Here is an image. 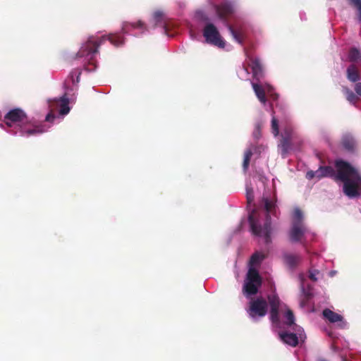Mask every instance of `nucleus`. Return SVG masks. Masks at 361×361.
Returning a JSON list of instances; mask_svg holds the SVG:
<instances>
[{
    "instance_id": "393cba45",
    "label": "nucleus",
    "mask_w": 361,
    "mask_h": 361,
    "mask_svg": "<svg viewBox=\"0 0 361 361\" xmlns=\"http://www.w3.org/2000/svg\"><path fill=\"white\" fill-rule=\"evenodd\" d=\"M128 25H130L134 29H145L147 30L146 26L143 23L142 21L138 20L136 23H124L122 26V32L123 33H127L128 32Z\"/></svg>"
},
{
    "instance_id": "a878e982",
    "label": "nucleus",
    "mask_w": 361,
    "mask_h": 361,
    "mask_svg": "<svg viewBox=\"0 0 361 361\" xmlns=\"http://www.w3.org/2000/svg\"><path fill=\"white\" fill-rule=\"evenodd\" d=\"M265 258V255L261 252H255L250 258L251 264H258Z\"/></svg>"
},
{
    "instance_id": "4468645a",
    "label": "nucleus",
    "mask_w": 361,
    "mask_h": 361,
    "mask_svg": "<svg viewBox=\"0 0 361 361\" xmlns=\"http://www.w3.org/2000/svg\"><path fill=\"white\" fill-rule=\"evenodd\" d=\"M249 66L252 69L253 78L259 80L263 76V69L259 59L257 58L250 59Z\"/></svg>"
},
{
    "instance_id": "c9c22d12",
    "label": "nucleus",
    "mask_w": 361,
    "mask_h": 361,
    "mask_svg": "<svg viewBox=\"0 0 361 361\" xmlns=\"http://www.w3.org/2000/svg\"><path fill=\"white\" fill-rule=\"evenodd\" d=\"M350 5L356 4V1H361V0H348Z\"/></svg>"
},
{
    "instance_id": "f704fd0d",
    "label": "nucleus",
    "mask_w": 361,
    "mask_h": 361,
    "mask_svg": "<svg viewBox=\"0 0 361 361\" xmlns=\"http://www.w3.org/2000/svg\"><path fill=\"white\" fill-rule=\"evenodd\" d=\"M316 274L317 271L315 270L310 271L309 278L313 281H316L317 280L316 277Z\"/></svg>"
},
{
    "instance_id": "f257e3e1",
    "label": "nucleus",
    "mask_w": 361,
    "mask_h": 361,
    "mask_svg": "<svg viewBox=\"0 0 361 361\" xmlns=\"http://www.w3.org/2000/svg\"><path fill=\"white\" fill-rule=\"evenodd\" d=\"M337 174L332 166H320L318 169V179L324 177L333 178L334 180L343 182V190L350 198L358 197L361 187V175L359 171L349 163L338 160L336 162Z\"/></svg>"
},
{
    "instance_id": "aec40b11",
    "label": "nucleus",
    "mask_w": 361,
    "mask_h": 361,
    "mask_svg": "<svg viewBox=\"0 0 361 361\" xmlns=\"http://www.w3.org/2000/svg\"><path fill=\"white\" fill-rule=\"evenodd\" d=\"M290 147L291 139L290 135L288 134L286 136H283L280 143V147L281 149V154L283 157H285L288 154L290 149Z\"/></svg>"
},
{
    "instance_id": "7c9ffc66",
    "label": "nucleus",
    "mask_w": 361,
    "mask_h": 361,
    "mask_svg": "<svg viewBox=\"0 0 361 361\" xmlns=\"http://www.w3.org/2000/svg\"><path fill=\"white\" fill-rule=\"evenodd\" d=\"M318 169L317 171H309L307 172L306 178L309 180H311L314 178H318Z\"/></svg>"
},
{
    "instance_id": "39448f33",
    "label": "nucleus",
    "mask_w": 361,
    "mask_h": 361,
    "mask_svg": "<svg viewBox=\"0 0 361 361\" xmlns=\"http://www.w3.org/2000/svg\"><path fill=\"white\" fill-rule=\"evenodd\" d=\"M262 278L257 269L250 268L243 287V293L246 298L256 295L262 286Z\"/></svg>"
},
{
    "instance_id": "0eeeda50",
    "label": "nucleus",
    "mask_w": 361,
    "mask_h": 361,
    "mask_svg": "<svg viewBox=\"0 0 361 361\" xmlns=\"http://www.w3.org/2000/svg\"><path fill=\"white\" fill-rule=\"evenodd\" d=\"M202 34L205 41L210 44L216 46L219 48L225 47V42L222 39L217 27L212 23L206 24Z\"/></svg>"
},
{
    "instance_id": "dca6fc26",
    "label": "nucleus",
    "mask_w": 361,
    "mask_h": 361,
    "mask_svg": "<svg viewBox=\"0 0 361 361\" xmlns=\"http://www.w3.org/2000/svg\"><path fill=\"white\" fill-rule=\"evenodd\" d=\"M283 258L284 263L290 269L295 268L301 262V257L299 255L285 253Z\"/></svg>"
},
{
    "instance_id": "e433bc0d",
    "label": "nucleus",
    "mask_w": 361,
    "mask_h": 361,
    "mask_svg": "<svg viewBox=\"0 0 361 361\" xmlns=\"http://www.w3.org/2000/svg\"><path fill=\"white\" fill-rule=\"evenodd\" d=\"M271 214L275 216H277V208L276 207V210H272V212H270V214Z\"/></svg>"
},
{
    "instance_id": "f03ea898",
    "label": "nucleus",
    "mask_w": 361,
    "mask_h": 361,
    "mask_svg": "<svg viewBox=\"0 0 361 361\" xmlns=\"http://www.w3.org/2000/svg\"><path fill=\"white\" fill-rule=\"evenodd\" d=\"M4 122L10 128H18L22 136L37 135L45 131L42 125L29 121L26 114L19 108L10 110L4 116Z\"/></svg>"
},
{
    "instance_id": "473e14b6",
    "label": "nucleus",
    "mask_w": 361,
    "mask_h": 361,
    "mask_svg": "<svg viewBox=\"0 0 361 361\" xmlns=\"http://www.w3.org/2000/svg\"><path fill=\"white\" fill-rule=\"evenodd\" d=\"M352 6L357 9L358 12V19L361 22V1H356V4H353Z\"/></svg>"
},
{
    "instance_id": "9b49d317",
    "label": "nucleus",
    "mask_w": 361,
    "mask_h": 361,
    "mask_svg": "<svg viewBox=\"0 0 361 361\" xmlns=\"http://www.w3.org/2000/svg\"><path fill=\"white\" fill-rule=\"evenodd\" d=\"M307 228L305 224L300 223H292L291 228L289 231L288 235L290 242H301L305 234L307 233Z\"/></svg>"
},
{
    "instance_id": "72a5a7b5",
    "label": "nucleus",
    "mask_w": 361,
    "mask_h": 361,
    "mask_svg": "<svg viewBox=\"0 0 361 361\" xmlns=\"http://www.w3.org/2000/svg\"><path fill=\"white\" fill-rule=\"evenodd\" d=\"M355 91L358 95L361 96V82H357L355 84Z\"/></svg>"
},
{
    "instance_id": "b1692460",
    "label": "nucleus",
    "mask_w": 361,
    "mask_h": 361,
    "mask_svg": "<svg viewBox=\"0 0 361 361\" xmlns=\"http://www.w3.org/2000/svg\"><path fill=\"white\" fill-rule=\"evenodd\" d=\"M253 154V150L252 148H248L245 151L244 159L243 162V169L246 172L249 168L250 159Z\"/></svg>"
},
{
    "instance_id": "bb28decb",
    "label": "nucleus",
    "mask_w": 361,
    "mask_h": 361,
    "mask_svg": "<svg viewBox=\"0 0 361 361\" xmlns=\"http://www.w3.org/2000/svg\"><path fill=\"white\" fill-rule=\"evenodd\" d=\"M302 213L299 209H295L293 214V220L292 223H300L305 224L302 219Z\"/></svg>"
},
{
    "instance_id": "2f4dec72",
    "label": "nucleus",
    "mask_w": 361,
    "mask_h": 361,
    "mask_svg": "<svg viewBox=\"0 0 361 361\" xmlns=\"http://www.w3.org/2000/svg\"><path fill=\"white\" fill-rule=\"evenodd\" d=\"M247 200L249 203L254 200V194L252 188L247 189Z\"/></svg>"
},
{
    "instance_id": "6e6552de",
    "label": "nucleus",
    "mask_w": 361,
    "mask_h": 361,
    "mask_svg": "<svg viewBox=\"0 0 361 361\" xmlns=\"http://www.w3.org/2000/svg\"><path fill=\"white\" fill-rule=\"evenodd\" d=\"M268 304L262 297H258L249 302L247 313L250 317H263L267 314Z\"/></svg>"
},
{
    "instance_id": "412c9836",
    "label": "nucleus",
    "mask_w": 361,
    "mask_h": 361,
    "mask_svg": "<svg viewBox=\"0 0 361 361\" xmlns=\"http://www.w3.org/2000/svg\"><path fill=\"white\" fill-rule=\"evenodd\" d=\"M153 27L157 25L165 26V17L163 11L160 10L155 11L152 15Z\"/></svg>"
},
{
    "instance_id": "c85d7f7f",
    "label": "nucleus",
    "mask_w": 361,
    "mask_h": 361,
    "mask_svg": "<svg viewBox=\"0 0 361 361\" xmlns=\"http://www.w3.org/2000/svg\"><path fill=\"white\" fill-rule=\"evenodd\" d=\"M286 318L287 319V322L286 324L288 325V326H292L293 324H294L296 327H298L295 324H294V315H293V312L290 310H288L286 314Z\"/></svg>"
},
{
    "instance_id": "4be33fe9",
    "label": "nucleus",
    "mask_w": 361,
    "mask_h": 361,
    "mask_svg": "<svg viewBox=\"0 0 361 361\" xmlns=\"http://www.w3.org/2000/svg\"><path fill=\"white\" fill-rule=\"evenodd\" d=\"M348 59L350 62L357 63L361 60V52L357 48L351 47L348 51Z\"/></svg>"
},
{
    "instance_id": "f8f14e48",
    "label": "nucleus",
    "mask_w": 361,
    "mask_h": 361,
    "mask_svg": "<svg viewBox=\"0 0 361 361\" xmlns=\"http://www.w3.org/2000/svg\"><path fill=\"white\" fill-rule=\"evenodd\" d=\"M268 301L270 305V319L274 323L279 322L280 300L276 295H269Z\"/></svg>"
},
{
    "instance_id": "6ab92c4d",
    "label": "nucleus",
    "mask_w": 361,
    "mask_h": 361,
    "mask_svg": "<svg viewBox=\"0 0 361 361\" xmlns=\"http://www.w3.org/2000/svg\"><path fill=\"white\" fill-rule=\"evenodd\" d=\"M253 90L261 103L265 104L267 102L266 94L264 88L257 83H252Z\"/></svg>"
},
{
    "instance_id": "423d86ee",
    "label": "nucleus",
    "mask_w": 361,
    "mask_h": 361,
    "mask_svg": "<svg viewBox=\"0 0 361 361\" xmlns=\"http://www.w3.org/2000/svg\"><path fill=\"white\" fill-rule=\"evenodd\" d=\"M69 99L66 97V94L63 95L59 98H54L49 100V105L50 108V112L47 115L45 121L47 122H53L55 119L56 116L54 111H59V114L66 115L70 111Z\"/></svg>"
},
{
    "instance_id": "f3484780",
    "label": "nucleus",
    "mask_w": 361,
    "mask_h": 361,
    "mask_svg": "<svg viewBox=\"0 0 361 361\" xmlns=\"http://www.w3.org/2000/svg\"><path fill=\"white\" fill-rule=\"evenodd\" d=\"M343 147L348 152H353L356 148V142L354 137L350 135H344L341 139Z\"/></svg>"
},
{
    "instance_id": "5701e85b",
    "label": "nucleus",
    "mask_w": 361,
    "mask_h": 361,
    "mask_svg": "<svg viewBox=\"0 0 361 361\" xmlns=\"http://www.w3.org/2000/svg\"><path fill=\"white\" fill-rule=\"evenodd\" d=\"M342 91L345 95L346 99L351 104H355L359 100V97L348 87H343Z\"/></svg>"
},
{
    "instance_id": "7ed1b4c3",
    "label": "nucleus",
    "mask_w": 361,
    "mask_h": 361,
    "mask_svg": "<svg viewBox=\"0 0 361 361\" xmlns=\"http://www.w3.org/2000/svg\"><path fill=\"white\" fill-rule=\"evenodd\" d=\"M106 39L109 40L112 44L116 47L121 46L124 43L123 37L116 34H111L108 37L103 36L101 37L91 36L88 38L86 42L82 44L80 49L76 54V57L88 58L89 63L95 68L96 63L94 61V55L98 52L99 47L106 41Z\"/></svg>"
},
{
    "instance_id": "c756f323",
    "label": "nucleus",
    "mask_w": 361,
    "mask_h": 361,
    "mask_svg": "<svg viewBox=\"0 0 361 361\" xmlns=\"http://www.w3.org/2000/svg\"><path fill=\"white\" fill-rule=\"evenodd\" d=\"M302 290L303 295H304L305 298L306 300H310L312 298V293L311 292L310 287L308 286V289L307 290H305L304 288V287H302Z\"/></svg>"
},
{
    "instance_id": "cd10ccee",
    "label": "nucleus",
    "mask_w": 361,
    "mask_h": 361,
    "mask_svg": "<svg viewBox=\"0 0 361 361\" xmlns=\"http://www.w3.org/2000/svg\"><path fill=\"white\" fill-rule=\"evenodd\" d=\"M271 133L275 137L279 133V121L274 116L271 118Z\"/></svg>"
},
{
    "instance_id": "4c0bfd02",
    "label": "nucleus",
    "mask_w": 361,
    "mask_h": 361,
    "mask_svg": "<svg viewBox=\"0 0 361 361\" xmlns=\"http://www.w3.org/2000/svg\"><path fill=\"white\" fill-rule=\"evenodd\" d=\"M256 128H257V130H259V128H260V126H259V124H257V125L256 126Z\"/></svg>"
},
{
    "instance_id": "1a4fd4ad",
    "label": "nucleus",
    "mask_w": 361,
    "mask_h": 361,
    "mask_svg": "<svg viewBox=\"0 0 361 361\" xmlns=\"http://www.w3.org/2000/svg\"><path fill=\"white\" fill-rule=\"evenodd\" d=\"M216 13L218 18L228 25L227 21L228 18L233 13L234 7L231 2L224 1L214 6Z\"/></svg>"
},
{
    "instance_id": "2eb2a0df",
    "label": "nucleus",
    "mask_w": 361,
    "mask_h": 361,
    "mask_svg": "<svg viewBox=\"0 0 361 361\" xmlns=\"http://www.w3.org/2000/svg\"><path fill=\"white\" fill-rule=\"evenodd\" d=\"M227 27L234 39L239 44H243L245 38V34L243 28L237 25L235 27H233L231 25H227Z\"/></svg>"
},
{
    "instance_id": "ddd939ff",
    "label": "nucleus",
    "mask_w": 361,
    "mask_h": 361,
    "mask_svg": "<svg viewBox=\"0 0 361 361\" xmlns=\"http://www.w3.org/2000/svg\"><path fill=\"white\" fill-rule=\"evenodd\" d=\"M322 314L324 317L331 323L340 322L338 326L341 328H344L346 325V323L343 321V316L331 310L330 309H324L322 312Z\"/></svg>"
},
{
    "instance_id": "9d476101",
    "label": "nucleus",
    "mask_w": 361,
    "mask_h": 361,
    "mask_svg": "<svg viewBox=\"0 0 361 361\" xmlns=\"http://www.w3.org/2000/svg\"><path fill=\"white\" fill-rule=\"evenodd\" d=\"M294 330L296 331V333H289L287 331L279 333V336L281 341L292 347L297 346L299 340L302 341L305 337L300 329H294Z\"/></svg>"
},
{
    "instance_id": "20e7f679",
    "label": "nucleus",
    "mask_w": 361,
    "mask_h": 361,
    "mask_svg": "<svg viewBox=\"0 0 361 361\" xmlns=\"http://www.w3.org/2000/svg\"><path fill=\"white\" fill-rule=\"evenodd\" d=\"M264 209L267 212L265 216V223L262 226L258 220L256 219L255 214L252 213L248 216V221L250 226L252 233L257 236H264L265 243L269 244L271 243V219L270 212L272 210H276V201L269 200L268 198H264Z\"/></svg>"
},
{
    "instance_id": "a211bd4d",
    "label": "nucleus",
    "mask_w": 361,
    "mask_h": 361,
    "mask_svg": "<svg viewBox=\"0 0 361 361\" xmlns=\"http://www.w3.org/2000/svg\"><path fill=\"white\" fill-rule=\"evenodd\" d=\"M346 75L348 80L353 82H356L361 79L358 70L355 64H351L348 67Z\"/></svg>"
}]
</instances>
